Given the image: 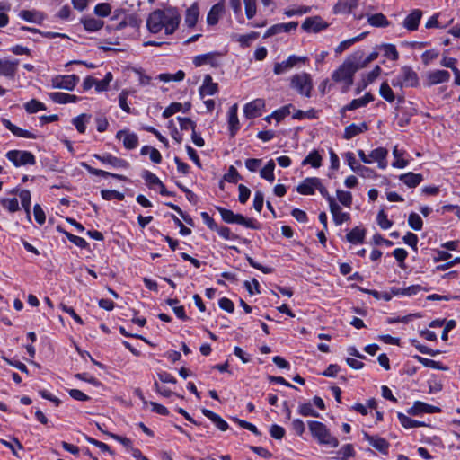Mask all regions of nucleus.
Segmentation results:
<instances>
[{"label":"nucleus","mask_w":460,"mask_h":460,"mask_svg":"<svg viewBox=\"0 0 460 460\" xmlns=\"http://www.w3.org/2000/svg\"><path fill=\"white\" fill-rule=\"evenodd\" d=\"M142 177L144 178L146 185L149 188H152L154 185L159 186L162 182L160 181V179L155 173H153L149 171H146V170L143 172Z\"/></svg>","instance_id":"obj_53"},{"label":"nucleus","mask_w":460,"mask_h":460,"mask_svg":"<svg viewBox=\"0 0 460 460\" xmlns=\"http://www.w3.org/2000/svg\"><path fill=\"white\" fill-rule=\"evenodd\" d=\"M450 79V74L447 70H435L429 72L427 75V85L431 86L447 82Z\"/></svg>","instance_id":"obj_17"},{"label":"nucleus","mask_w":460,"mask_h":460,"mask_svg":"<svg viewBox=\"0 0 460 460\" xmlns=\"http://www.w3.org/2000/svg\"><path fill=\"white\" fill-rule=\"evenodd\" d=\"M381 67L379 66H376L372 71L367 73L362 79L363 87H367L368 84H372L381 74Z\"/></svg>","instance_id":"obj_48"},{"label":"nucleus","mask_w":460,"mask_h":460,"mask_svg":"<svg viewBox=\"0 0 460 460\" xmlns=\"http://www.w3.org/2000/svg\"><path fill=\"white\" fill-rule=\"evenodd\" d=\"M298 26L297 22H290L288 23H279L275 24L271 27H270L265 34L263 35V38H269L273 35L279 34L280 32H288L292 30H296Z\"/></svg>","instance_id":"obj_15"},{"label":"nucleus","mask_w":460,"mask_h":460,"mask_svg":"<svg viewBox=\"0 0 460 460\" xmlns=\"http://www.w3.org/2000/svg\"><path fill=\"white\" fill-rule=\"evenodd\" d=\"M164 10H155L152 12L146 21V26L150 32L158 33L162 31L164 26V19L165 18Z\"/></svg>","instance_id":"obj_5"},{"label":"nucleus","mask_w":460,"mask_h":460,"mask_svg":"<svg viewBox=\"0 0 460 460\" xmlns=\"http://www.w3.org/2000/svg\"><path fill=\"white\" fill-rule=\"evenodd\" d=\"M224 12V6L221 4H217L212 6L207 16V22L209 25H215L218 22L219 16Z\"/></svg>","instance_id":"obj_38"},{"label":"nucleus","mask_w":460,"mask_h":460,"mask_svg":"<svg viewBox=\"0 0 460 460\" xmlns=\"http://www.w3.org/2000/svg\"><path fill=\"white\" fill-rule=\"evenodd\" d=\"M337 198L339 201L345 207L350 208L352 205V195L349 191H344L341 190H337L336 191Z\"/></svg>","instance_id":"obj_50"},{"label":"nucleus","mask_w":460,"mask_h":460,"mask_svg":"<svg viewBox=\"0 0 460 460\" xmlns=\"http://www.w3.org/2000/svg\"><path fill=\"white\" fill-rule=\"evenodd\" d=\"M82 23L86 31H96L103 27V21L95 18H86L82 20Z\"/></svg>","instance_id":"obj_41"},{"label":"nucleus","mask_w":460,"mask_h":460,"mask_svg":"<svg viewBox=\"0 0 460 460\" xmlns=\"http://www.w3.org/2000/svg\"><path fill=\"white\" fill-rule=\"evenodd\" d=\"M377 223L382 229H388L392 226L393 222L387 218L384 210H380L377 214Z\"/></svg>","instance_id":"obj_64"},{"label":"nucleus","mask_w":460,"mask_h":460,"mask_svg":"<svg viewBox=\"0 0 460 460\" xmlns=\"http://www.w3.org/2000/svg\"><path fill=\"white\" fill-rule=\"evenodd\" d=\"M422 12L419 9H415L406 16L403 21V26L408 31H416L419 27Z\"/></svg>","instance_id":"obj_24"},{"label":"nucleus","mask_w":460,"mask_h":460,"mask_svg":"<svg viewBox=\"0 0 460 460\" xmlns=\"http://www.w3.org/2000/svg\"><path fill=\"white\" fill-rule=\"evenodd\" d=\"M19 197L21 199L22 206L27 214V218L31 221V192L28 190H22L20 192Z\"/></svg>","instance_id":"obj_42"},{"label":"nucleus","mask_w":460,"mask_h":460,"mask_svg":"<svg viewBox=\"0 0 460 460\" xmlns=\"http://www.w3.org/2000/svg\"><path fill=\"white\" fill-rule=\"evenodd\" d=\"M414 358L417 359L420 363H421L426 367H430V368H434V369H443V370L446 369L445 367L441 366L440 362H438V361H435L432 359H429L426 358H422L418 355H415Z\"/></svg>","instance_id":"obj_49"},{"label":"nucleus","mask_w":460,"mask_h":460,"mask_svg":"<svg viewBox=\"0 0 460 460\" xmlns=\"http://www.w3.org/2000/svg\"><path fill=\"white\" fill-rule=\"evenodd\" d=\"M302 164H311L314 168H319L322 165V156L314 150L303 160Z\"/></svg>","instance_id":"obj_40"},{"label":"nucleus","mask_w":460,"mask_h":460,"mask_svg":"<svg viewBox=\"0 0 460 460\" xmlns=\"http://www.w3.org/2000/svg\"><path fill=\"white\" fill-rule=\"evenodd\" d=\"M214 231L217 232V234L223 237L224 239L226 240H229V239H238V235L235 234H233L230 230L229 227H226V226H219L217 225V229H215Z\"/></svg>","instance_id":"obj_62"},{"label":"nucleus","mask_w":460,"mask_h":460,"mask_svg":"<svg viewBox=\"0 0 460 460\" xmlns=\"http://www.w3.org/2000/svg\"><path fill=\"white\" fill-rule=\"evenodd\" d=\"M380 95L387 102H393L395 99L394 93L387 82H383L379 90Z\"/></svg>","instance_id":"obj_45"},{"label":"nucleus","mask_w":460,"mask_h":460,"mask_svg":"<svg viewBox=\"0 0 460 460\" xmlns=\"http://www.w3.org/2000/svg\"><path fill=\"white\" fill-rule=\"evenodd\" d=\"M164 26L166 34H172L179 26L181 16L174 9H166Z\"/></svg>","instance_id":"obj_8"},{"label":"nucleus","mask_w":460,"mask_h":460,"mask_svg":"<svg viewBox=\"0 0 460 460\" xmlns=\"http://www.w3.org/2000/svg\"><path fill=\"white\" fill-rule=\"evenodd\" d=\"M265 102L262 99H256L244 106L243 112L247 119H253L261 115L260 111L264 108Z\"/></svg>","instance_id":"obj_16"},{"label":"nucleus","mask_w":460,"mask_h":460,"mask_svg":"<svg viewBox=\"0 0 460 460\" xmlns=\"http://www.w3.org/2000/svg\"><path fill=\"white\" fill-rule=\"evenodd\" d=\"M94 157L102 163L110 164L114 168H128L129 166V164L126 160L113 156L110 154L104 155H94Z\"/></svg>","instance_id":"obj_18"},{"label":"nucleus","mask_w":460,"mask_h":460,"mask_svg":"<svg viewBox=\"0 0 460 460\" xmlns=\"http://www.w3.org/2000/svg\"><path fill=\"white\" fill-rule=\"evenodd\" d=\"M353 54H360V58H358V60L356 61L357 65L360 66V68L365 67L367 64L374 61L378 56L376 52H372L367 58H364V53L360 50L356 51Z\"/></svg>","instance_id":"obj_51"},{"label":"nucleus","mask_w":460,"mask_h":460,"mask_svg":"<svg viewBox=\"0 0 460 460\" xmlns=\"http://www.w3.org/2000/svg\"><path fill=\"white\" fill-rule=\"evenodd\" d=\"M238 106L234 104L230 107L228 111V125L230 130V136L234 137L239 130V119L237 116Z\"/></svg>","instance_id":"obj_25"},{"label":"nucleus","mask_w":460,"mask_h":460,"mask_svg":"<svg viewBox=\"0 0 460 460\" xmlns=\"http://www.w3.org/2000/svg\"><path fill=\"white\" fill-rule=\"evenodd\" d=\"M118 139L123 138V146L126 149L132 150L138 145V137L135 133H129L128 130H119L116 134Z\"/></svg>","instance_id":"obj_13"},{"label":"nucleus","mask_w":460,"mask_h":460,"mask_svg":"<svg viewBox=\"0 0 460 460\" xmlns=\"http://www.w3.org/2000/svg\"><path fill=\"white\" fill-rule=\"evenodd\" d=\"M201 412L203 413V415L208 418L219 430L226 431L228 429V423L225 420H223L218 414L205 408L201 410Z\"/></svg>","instance_id":"obj_27"},{"label":"nucleus","mask_w":460,"mask_h":460,"mask_svg":"<svg viewBox=\"0 0 460 460\" xmlns=\"http://www.w3.org/2000/svg\"><path fill=\"white\" fill-rule=\"evenodd\" d=\"M338 456L334 457L339 460H349L355 456V451L351 444L343 446L338 452Z\"/></svg>","instance_id":"obj_44"},{"label":"nucleus","mask_w":460,"mask_h":460,"mask_svg":"<svg viewBox=\"0 0 460 460\" xmlns=\"http://www.w3.org/2000/svg\"><path fill=\"white\" fill-rule=\"evenodd\" d=\"M1 121L3 125L5 126L16 137L31 139H35L37 137L35 134L15 126L7 119L3 118Z\"/></svg>","instance_id":"obj_23"},{"label":"nucleus","mask_w":460,"mask_h":460,"mask_svg":"<svg viewBox=\"0 0 460 460\" xmlns=\"http://www.w3.org/2000/svg\"><path fill=\"white\" fill-rule=\"evenodd\" d=\"M232 420L234 422H236L240 427L250 430L256 436H261V433L259 431V429H257V427L255 425H253L246 420H240L238 418H233Z\"/></svg>","instance_id":"obj_60"},{"label":"nucleus","mask_w":460,"mask_h":460,"mask_svg":"<svg viewBox=\"0 0 460 460\" xmlns=\"http://www.w3.org/2000/svg\"><path fill=\"white\" fill-rule=\"evenodd\" d=\"M49 98L56 103L66 104L68 102H76L79 98L76 95L68 94L61 92L49 93Z\"/></svg>","instance_id":"obj_31"},{"label":"nucleus","mask_w":460,"mask_h":460,"mask_svg":"<svg viewBox=\"0 0 460 460\" xmlns=\"http://www.w3.org/2000/svg\"><path fill=\"white\" fill-rule=\"evenodd\" d=\"M440 411L441 409L439 407L430 405L420 401L415 402L412 407L408 410V413L411 415H419L421 413H437Z\"/></svg>","instance_id":"obj_10"},{"label":"nucleus","mask_w":460,"mask_h":460,"mask_svg":"<svg viewBox=\"0 0 460 460\" xmlns=\"http://www.w3.org/2000/svg\"><path fill=\"white\" fill-rule=\"evenodd\" d=\"M6 157L14 166L33 165L36 164L35 156L29 151L11 150L7 152Z\"/></svg>","instance_id":"obj_4"},{"label":"nucleus","mask_w":460,"mask_h":460,"mask_svg":"<svg viewBox=\"0 0 460 460\" xmlns=\"http://www.w3.org/2000/svg\"><path fill=\"white\" fill-rule=\"evenodd\" d=\"M358 58H360V54H352L332 74V79L335 82L344 83L343 92H347L352 85L354 74L360 69V66L356 63Z\"/></svg>","instance_id":"obj_1"},{"label":"nucleus","mask_w":460,"mask_h":460,"mask_svg":"<svg viewBox=\"0 0 460 460\" xmlns=\"http://www.w3.org/2000/svg\"><path fill=\"white\" fill-rule=\"evenodd\" d=\"M364 438L369 444L378 450L380 453L387 455L390 444L385 438L378 436H371L368 433H364Z\"/></svg>","instance_id":"obj_14"},{"label":"nucleus","mask_w":460,"mask_h":460,"mask_svg":"<svg viewBox=\"0 0 460 460\" xmlns=\"http://www.w3.org/2000/svg\"><path fill=\"white\" fill-rule=\"evenodd\" d=\"M241 178L238 171L233 165L229 167L228 172L224 175V180L231 183H236Z\"/></svg>","instance_id":"obj_59"},{"label":"nucleus","mask_w":460,"mask_h":460,"mask_svg":"<svg viewBox=\"0 0 460 460\" xmlns=\"http://www.w3.org/2000/svg\"><path fill=\"white\" fill-rule=\"evenodd\" d=\"M408 223L409 226L415 231H420L423 226L421 217L414 212L409 215Z\"/></svg>","instance_id":"obj_52"},{"label":"nucleus","mask_w":460,"mask_h":460,"mask_svg":"<svg viewBox=\"0 0 460 460\" xmlns=\"http://www.w3.org/2000/svg\"><path fill=\"white\" fill-rule=\"evenodd\" d=\"M224 222L227 224H239L241 214H234L232 210L223 207H216Z\"/></svg>","instance_id":"obj_34"},{"label":"nucleus","mask_w":460,"mask_h":460,"mask_svg":"<svg viewBox=\"0 0 460 460\" xmlns=\"http://www.w3.org/2000/svg\"><path fill=\"white\" fill-rule=\"evenodd\" d=\"M328 26L329 24L320 16H313L306 18L301 27L306 32L317 33L322 30L326 29Z\"/></svg>","instance_id":"obj_7"},{"label":"nucleus","mask_w":460,"mask_h":460,"mask_svg":"<svg viewBox=\"0 0 460 460\" xmlns=\"http://www.w3.org/2000/svg\"><path fill=\"white\" fill-rule=\"evenodd\" d=\"M25 111L28 113H36L39 111L46 110V106L44 103L39 102L36 99H32L24 105Z\"/></svg>","instance_id":"obj_47"},{"label":"nucleus","mask_w":460,"mask_h":460,"mask_svg":"<svg viewBox=\"0 0 460 460\" xmlns=\"http://www.w3.org/2000/svg\"><path fill=\"white\" fill-rule=\"evenodd\" d=\"M1 121L3 125L5 126L16 137L31 139H35L37 137L35 134L15 126L7 119L3 118Z\"/></svg>","instance_id":"obj_22"},{"label":"nucleus","mask_w":460,"mask_h":460,"mask_svg":"<svg viewBox=\"0 0 460 460\" xmlns=\"http://www.w3.org/2000/svg\"><path fill=\"white\" fill-rule=\"evenodd\" d=\"M329 207L333 221L337 226L341 225L343 222L348 221L350 218L349 213L341 211V207L336 203V201H332Z\"/></svg>","instance_id":"obj_26"},{"label":"nucleus","mask_w":460,"mask_h":460,"mask_svg":"<svg viewBox=\"0 0 460 460\" xmlns=\"http://www.w3.org/2000/svg\"><path fill=\"white\" fill-rule=\"evenodd\" d=\"M218 91V84L214 83L211 75H207L204 78L203 84L199 89V93L204 95H214Z\"/></svg>","instance_id":"obj_29"},{"label":"nucleus","mask_w":460,"mask_h":460,"mask_svg":"<svg viewBox=\"0 0 460 460\" xmlns=\"http://www.w3.org/2000/svg\"><path fill=\"white\" fill-rule=\"evenodd\" d=\"M90 118V115L85 113L80 114L79 116L73 119L72 123L76 128L79 133H84L86 129L85 123L87 119Z\"/></svg>","instance_id":"obj_46"},{"label":"nucleus","mask_w":460,"mask_h":460,"mask_svg":"<svg viewBox=\"0 0 460 460\" xmlns=\"http://www.w3.org/2000/svg\"><path fill=\"white\" fill-rule=\"evenodd\" d=\"M274 169H275V162L272 159H270V161H268L266 165L261 170V172H260L261 177H262L263 179L267 180L270 182H273L274 179H275L274 173H273Z\"/></svg>","instance_id":"obj_39"},{"label":"nucleus","mask_w":460,"mask_h":460,"mask_svg":"<svg viewBox=\"0 0 460 460\" xmlns=\"http://www.w3.org/2000/svg\"><path fill=\"white\" fill-rule=\"evenodd\" d=\"M387 154L388 150L386 148L377 147L370 152L369 157L371 160L376 161L378 163V167L380 169H385L387 166Z\"/></svg>","instance_id":"obj_28"},{"label":"nucleus","mask_w":460,"mask_h":460,"mask_svg":"<svg viewBox=\"0 0 460 460\" xmlns=\"http://www.w3.org/2000/svg\"><path fill=\"white\" fill-rule=\"evenodd\" d=\"M366 130H367V125L365 122L359 125H356L353 123L345 128L343 137L345 139H351L355 136L363 133Z\"/></svg>","instance_id":"obj_33"},{"label":"nucleus","mask_w":460,"mask_h":460,"mask_svg":"<svg viewBox=\"0 0 460 460\" xmlns=\"http://www.w3.org/2000/svg\"><path fill=\"white\" fill-rule=\"evenodd\" d=\"M79 82V77L75 75H57L52 78V87L72 91Z\"/></svg>","instance_id":"obj_6"},{"label":"nucleus","mask_w":460,"mask_h":460,"mask_svg":"<svg viewBox=\"0 0 460 460\" xmlns=\"http://www.w3.org/2000/svg\"><path fill=\"white\" fill-rule=\"evenodd\" d=\"M308 428L312 437L322 446L337 447L339 440L333 437L325 424L317 420H309Z\"/></svg>","instance_id":"obj_2"},{"label":"nucleus","mask_w":460,"mask_h":460,"mask_svg":"<svg viewBox=\"0 0 460 460\" xmlns=\"http://www.w3.org/2000/svg\"><path fill=\"white\" fill-rule=\"evenodd\" d=\"M101 195L102 199L106 200H111V199H118V200H123L125 196L123 193L119 192L117 190H102L101 191Z\"/></svg>","instance_id":"obj_54"},{"label":"nucleus","mask_w":460,"mask_h":460,"mask_svg":"<svg viewBox=\"0 0 460 460\" xmlns=\"http://www.w3.org/2000/svg\"><path fill=\"white\" fill-rule=\"evenodd\" d=\"M398 419L400 420V423L406 429L425 426L423 422L412 420L402 412H398Z\"/></svg>","instance_id":"obj_43"},{"label":"nucleus","mask_w":460,"mask_h":460,"mask_svg":"<svg viewBox=\"0 0 460 460\" xmlns=\"http://www.w3.org/2000/svg\"><path fill=\"white\" fill-rule=\"evenodd\" d=\"M82 166L84 167L91 174L96 175V176H102V177H112L115 179H119L121 181H127V177L121 174L112 173L109 172L101 169H96L92 167L91 165L82 163Z\"/></svg>","instance_id":"obj_32"},{"label":"nucleus","mask_w":460,"mask_h":460,"mask_svg":"<svg viewBox=\"0 0 460 460\" xmlns=\"http://www.w3.org/2000/svg\"><path fill=\"white\" fill-rule=\"evenodd\" d=\"M245 14L248 19H252L256 14V0H243Z\"/></svg>","instance_id":"obj_56"},{"label":"nucleus","mask_w":460,"mask_h":460,"mask_svg":"<svg viewBox=\"0 0 460 460\" xmlns=\"http://www.w3.org/2000/svg\"><path fill=\"white\" fill-rule=\"evenodd\" d=\"M359 0H338L333 6V13L347 14L350 13L358 5Z\"/></svg>","instance_id":"obj_12"},{"label":"nucleus","mask_w":460,"mask_h":460,"mask_svg":"<svg viewBox=\"0 0 460 460\" xmlns=\"http://www.w3.org/2000/svg\"><path fill=\"white\" fill-rule=\"evenodd\" d=\"M320 185V179L317 177L305 178L297 187L296 190L302 195H313L317 186Z\"/></svg>","instance_id":"obj_9"},{"label":"nucleus","mask_w":460,"mask_h":460,"mask_svg":"<svg viewBox=\"0 0 460 460\" xmlns=\"http://www.w3.org/2000/svg\"><path fill=\"white\" fill-rule=\"evenodd\" d=\"M199 7L197 4H193L186 11L185 23L188 27L192 28L196 25L199 18Z\"/></svg>","instance_id":"obj_37"},{"label":"nucleus","mask_w":460,"mask_h":460,"mask_svg":"<svg viewBox=\"0 0 460 460\" xmlns=\"http://www.w3.org/2000/svg\"><path fill=\"white\" fill-rule=\"evenodd\" d=\"M220 54L217 52H211L204 55H199L194 58L193 64L196 66H201L205 64H210L213 67H217L219 66V62L217 58L219 57Z\"/></svg>","instance_id":"obj_20"},{"label":"nucleus","mask_w":460,"mask_h":460,"mask_svg":"<svg viewBox=\"0 0 460 460\" xmlns=\"http://www.w3.org/2000/svg\"><path fill=\"white\" fill-rule=\"evenodd\" d=\"M19 60H2L0 59V75L8 78H13L15 76Z\"/></svg>","instance_id":"obj_21"},{"label":"nucleus","mask_w":460,"mask_h":460,"mask_svg":"<svg viewBox=\"0 0 460 460\" xmlns=\"http://www.w3.org/2000/svg\"><path fill=\"white\" fill-rule=\"evenodd\" d=\"M290 86L301 95L310 97L313 89L311 75L305 72L294 75L290 79Z\"/></svg>","instance_id":"obj_3"},{"label":"nucleus","mask_w":460,"mask_h":460,"mask_svg":"<svg viewBox=\"0 0 460 460\" xmlns=\"http://www.w3.org/2000/svg\"><path fill=\"white\" fill-rule=\"evenodd\" d=\"M238 225H242V226H244L247 228L255 229V230H258V229L261 228V225H260V223L256 219H254V218H247V217H244L243 215H241V217L239 218V224Z\"/></svg>","instance_id":"obj_57"},{"label":"nucleus","mask_w":460,"mask_h":460,"mask_svg":"<svg viewBox=\"0 0 460 460\" xmlns=\"http://www.w3.org/2000/svg\"><path fill=\"white\" fill-rule=\"evenodd\" d=\"M292 104L285 105L282 108L272 112L271 116L277 120L280 121L285 117L290 114V108Z\"/></svg>","instance_id":"obj_61"},{"label":"nucleus","mask_w":460,"mask_h":460,"mask_svg":"<svg viewBox=\"0 0 460 460\" xmlns=\"http://www.w3.org/2000/svg\"><path fill=\"white\" fill-rule=\"evenodd\" d=\"M399 179L409 188H415L422 181L423 177L420 173H414L410 172L407 173L401 174L399 176Z\"/></svg>","instance_id":"obj_30"},{"label":"nucleus","mask_w":460,"mask_h":460,"mask_svg":"<svg viewBox=\"0 0 460 460\" xmlns=\"http://www.w3.org/2000/svg\"><path fill=\"white\" fill-rule=\"evenodd\" d=\"M367 22L373 27L385 28L390 25V22L381 13L367 15Z\"/></svg>","instance_id":"obj_36"},{"label":"nucleus","mask_w":460,"mask_h":460,"mask_svg":"<svg viewBox=\"0 0 460 460\" xmlns=\"http://www.w3.org/2000/svg\"><path fill=\"white\" fill-rule=\"evenodd\" d=\"M111 11V7L108 3H101L94 7V13L100 17H107Z\"/></svg>","instance_id":"obj_58"},{"label":"nucleus","mask_w":460,"mask_h":460,"mask_svg":"<svg viewBox=\"0 0 460 460\" xmlns=\"http://www.w3.org/2000/svg\"><path fill=\"white\" fill-rule=\"evenodd\" d=\"M298 412L303 416L319 417L318 412L313 408L311 402H305L299 406Z\"/></svg>","instance_id":"obj_55"},{"label":"nucleus","mask_w":460,"mask_h":460,"mask_svg":"<svg viewBox=\"0 0 460 460\" xmlns=\"http://www.w3.org/2000/svg\"><path fill=\"white\" fill-rule=\"evenodd\" d=\"M366 231L358 226L354 227L346 234V239L351 243H362L365 239Z\"/></svg>","instance_id":"obj_35"},{"label":"nucleus","mask_w":460,"mask_h":460,"mask_svg":"<svg viewBox=\"0 0 460 460\" xmlns=\"http://www.w3.org/2000/svg\"><path fill=\"white\" fill-rule=\"evenodd\" d=\"M302 58L296 56H290L281 63H276L274 66V74L281 75L293 68Z\"/></svg>","instance_id":"obj_19"},{"label":"nucleus","mask_w":460,"mask_h":460,"mask_svg":"<svg viewBox=\"0 0 460 460\" xmlns=\"http://www.w3.org/2000/svg\"><path fill=\"white\" fill-rule=\"evenodd\" d=\"M1 204L4 208L8 209L10 212H15L19 210V203L16 198L12 199H4L1 201Z\"/></svg>","instance_id":"obj_63"},{"label":"nucleus","mask_w":460,"mask_h":460,"mask_svg":"<svg viewBox=\"0 0 460 460\" xmlns=\"http://www.w3.org/2000/svg\"><path fill=\"white\" fill-rule=\"evenodd\" d=\"M400 76L405 87H415L419 84V77L415 71L410 66H403L401 69Z\"/></svg>","instance_id":"obj_11"}]
</instances>
